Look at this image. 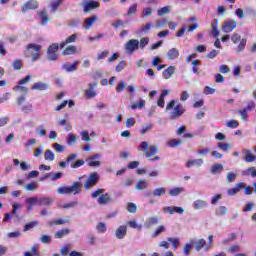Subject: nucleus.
<instances>
[{"mask_svg":"<svg viewBox=\"0 0 256 256\" xmlns=\"http://www.w3.org/2000/svg\"><path fill=\"white\" fill-rule=\"evenodd\" d=\"M171 109H172V111H171ZM166 111H171L169 113V119L171 121H175V120L179 119V117H181L183 115V113H185V108L181 104H177L175 106V100H171L166 105Z\"/></svg>","mask_w":256,"mask_h":256,"instance_id":"nucleus-1","label":"nucleus"},{"mask_svg":"<svg viewBox=\"0 0 256 256\" xmlns=\"http://www.w3.org/2000/svg\"><path fill=\"white\" fill-rule=\"evenodd\" d=\"M83 189V183L73 182L71 186H62L56 190L59 195H79Z\"/></svg>","mask_w":256,"mask_h":256,"instance_id":"nucleus-2","label":"nucleus"},{"mask_svg":"<svg viewBox=\"0 0 256 256\" xmlns=\"http://www.w3.org/2000/svg\"><path fill=\"white\" fill-rule=\"evenodd\" d=\"M138 151H141L146 155V157L151 158L153 155H156L158 148L156 145H150L149 142L143 141L140 143L138 147Z\"/></svg>","mask_w":256,"mask_h":256,"instance_id":"nucleus-3","label":"nucleus"},{"mask_svg":"<svg viewBox=\"0 0 256 256\" xmlns=\"http://www.w3.org/2000/svg\"><path fill=\"white\" fill-rule=\"evenodd\" d=\"M28 55L32 57V61H37L39 59L41 45L39 44H29L27 46Z\"/></svg>","mask_w":256,"mask_h":256,"instance_id":"nucleus-4","label":"nucleus"},{"mask_svg":"<svg viewBox=\"0 0 256 256\" xmlns=\"http://www.w3.org/2000/svg\"><path fill=\"white\" fill-rule=\"evenodd\" d=\"M97 181H99V173L93 172L89 175L86 183L84 184V189L89 191V189H93L97 185Z\"/></svg>","mask_w":256,"mask_h":256,"instance_id":"nucleus-5","label":"nucleus"},{"mask_svg":"<svg viewBox=\"0 0 256 256\" xmlns=\"http://www.w3.org/2000/svg\"><path fill=\"white\" fill-rule=\"evenodd\" d=\"M57 51H59V45L57 43L49 46L47 50V57L49 61H57Z\"/></svg>","mask_w":256,"mask_h":256,"instance_id":"nucleus-6","label":"nucleus"},{"mask_svg":"<svg viewBox=\"0 0 256 256\" xmlns=\"http://www.w3.org/2000/svg\"><path fill=\"white\" fill-rule=\"evenodd\" d=\"M237 29V21L234 19L225 21L222 25L223 33H231V31H235Z\"/></svg>","mask_w":256,"mask_h":256,"instance_id":"nucleus-7","label":"nucleus"},{"mask_svg":"<svg viewBox=\"0 0 256 256\" xmlns=\"http://www.w3.org/2000/svg\"><path fill=\"white\" fill-rule=\"evenodd\" d=\"M162 211L165 214L169 213V215H174V213H177L178 215H183V213H185V209L179 206H166L162 209Z\"/></svg>","mask_w":256,"mask_h":256,"instance_id":"nucleus-8","label":"nucleus"},{"mask_svg":"<svg viewBox=\"0 0 256 256\" xmlns=\"http://www.w3.org/2000/svg\"><path fill=\"white\" fill-rule=\"evenodd\" d=\"M126 52L130 55L139 49V40L131 39L125 44Z\"/></svg>","mask_w":256,"mask_h":256,"instance_id":"nucleus-9","label":"nucleus"},{"mask_svg":"<svg viewBox=\"0 0 256 256\" xmlns=\"http://www.w3.org/2000/svg\"><path fill=\"white\" fill-rule=\"evenodd\" d=\"M99 2L90 0L83 2V9L84 13H89L90 11H93V9H99Z\"/></svg>","mask_w":256,"mask_h":256,"instance_id":"nucleus-10","label":"nucleus"},{"mask_svg":"<svg viewBox=\"0 0 256 256\" xmlns=\"http://www.w3.org/2000/svg\"><path fill=\"white\" fill-rule=\"evenodd\" d=\"M209 207V202L207 200L198 199L193 202V209L195 211H203Z\"/></svg>","mask_w":256,"mask_h":256,"instance_id":"nucleus-11","label":"nucleus"},{"mask_svg":"<svg viewBox=\"0 0 256 256\" xmlns=\"http://www.w3.org/2000/svg\"><path fill=\"white\" fill-rule=\"evenodd\" d=\"M97 19H99V17L95 16V15L91 16L89 18H86L82 25L83 29H86V31H89V29H91L93 27V25H95V23H97Z\"/></svg>","mask_w":256,"mask_h":256,"instance_id":"nucleus-12","label":"nucleus"},{"mask_svg":"<svg viewBox=\"0 0 256 256\" xmlns=\"http://www.w3.org/2000/svg\"><path fill=\"white\" fill-rule=\"evenodd\" d=\"M166 190L163 187H158L153 190V192H149L145 194V197H163L165 195Z\"/></svg>","mask_w":256,"mask_h":256,"instance_id":"nucleus-13","label":"nucleus"},{"mask_svg":"<svg viewBox=\"0 0 256 256\" xmlns=\"http://www.w3.org/2000/svg\"><path fill=\"white\" fill-rule=\"evenodd\" d=\"M77 65H79V62L77 61H74L72 64L66 62L62 65V69L67 73H73V71H77Z\"/></svg>","mask_w":256,"mask_h":256,"instance_id":"nucleus-14","label":"nucleus"},{"mask_svg":"<svg viewBox=\"0 0 256 256\" xmlns=\"http://www.w3.org/2000/svg\"><path fill=\"white\" fill-rule=\"evenodd\" d=\"M242 153L244 155V161L246 163H253L256 160V156L253 155L252 151L249 149H243Z\"/></svg>","mask_w":256,"mask_h":256,"instance_id":"nucleus-15","label":"nucleus"},{"mask_svg":"<svg viewBox=\"0 0 256 256\" xmlns=\"http://www.w3.org/2000/svg\"><path fill=\"white\" fill-rule=\"evenodd\" d=\"M98 83L93 82L88 85L89 89L86 90V97L88 99H93V97L97 96V92H95L94 87H97Z\"/></svg>","mask_w":256,"mask_h":256,"instance_id":"nucleus-16","label":"nucleus"},{"mask_svg":"<svg viewBox=\"0 0 256 256\" xmlns=\"http://www.w3.org/2000/svg\"><path fill=\"white\" fill-rule=\"evenodd\" d=\"M178 58H179V49L171 48L170 50H168L166 54V59H168V61H175V59H178Z\"/></svg>","mask_w":256,"mask_h":256,"instance_id":"nucleus-17","label":"nucleus"},{"mask_svg":"<svg viewBox=\"0 0 256 256\" xmlns=\"http://www.w3.org/2000/svg\"><path fill=\"white\" fill-rule=\"evenodd\" d=\"M37 7H39V4L37 3V1L30 0L23 5L22 11L25 12V11L35 10L37 9Z\"/></svg>","mask_w":256,"mask_h":256,"instance_id":"nucleus-18","label":"nucleus"},{"mask_svg":"<svg viewBox=\"0 0 256 256\" xmlns=\"http://www.w3.org/2000/svg\"><path fill=\"white\" fill-rule=\"evenodd\" d=\"M127 235V226L122 225L116 229L115 236L117 239H125Z\"/></svg>","mask_w":256,"mask_h":256,"instance_id":"nucleus-19","label":"nucleus"},{"mask_svg":"<svg viewBox=\"0 0 256 256\" xmlns=\"http://www.w3.org/2000/svg\"><path fill=\"white\" fill-rule=\"evenodd\" d=\"M203 159L199 158V159H194V160H188L186 163V167L188 169H191V167H202L203 166Z\"/></svg>","mask_w":256,"mask_h":256,"instance_id":"nucleus-20","label":"nucleus"},{"mask_svg":"<svg viewBox=\"0 0 256 256\" xmlns=\"http://www.w3.org/2000/svg\"><path fill=\"white\" fill-rule=\"evenodd\" d=\"M113 200L111 199V196L107 193H103L99 198H98V203L99 205H109Z\"/></svg>","mask_w":256,"mask_h":256,"instance_id":"nucleus-21","label":"nucleus"},{"mask_svg":"<svg viewBox=\"0 0 256 256\" xmlns=\"http://www.w3.org/2000/svg\"><path fill=\"white\" fill-rule=\"evenodd\" d=\"M49 89V85L43 82H36L32 85V91H47Z\"/></svg>","mask_w":256,"mask_h":256,"instance_id":"nucleus-22","label":"nucleus"},{"mask_svg":"<svg viewBox=\"0 0 256 256\" xmlns=\"http://www.w3.org/2000/svg\"><path fill=\"white\" fill-rule=\"evenodd\" d=\"M175 75V66H170L162 73L164 79H171Z\"/></svg>","mask_w":256,"mask_h":256,"instance_id":"nucleus-23","label":"nucleus"},{"mask_svg":"<svg viewBox=\"0 0 256 256\" xmlns=\"http://www.w3.org/2000/svg\"><path fill=\"white\" fill-rule=\"evenodd\" d=\"M78 37H79V36H78L77 34H72V35H70L69 37H67V38L65 39V41H63V42L60 43L61 49H63V47H65V45H69L70 43H75V41H77V38H78Z\"/></svg>","mask_w":256,"mask_h":256,"instance_id":"nucleus-24","label":"nucleus"},{"mask_svg":"<svg viewBox=\"0 0 256 256\" xmlns=\"http://www.w3.org/2000/svg\"><path fill=\"white\" fill-rule=\"evenodd\" d=\"M157 223H159V216H153L145 221L144 226L147 227V229H149L153 227V225H157Z\"/></svg>","mask_w":256,"mask_h":256,"instance_id":"nucleus-25","label":"nucleus"},{"mask_svg":"<svg viewBox=\"0 0 256 256\" xmlns=\"http://www.w3.org/2000/svg\"><path fill=\"white\" fill-rule=\"evenodd\" d=\"M181 193H185V188H183V187H175V188H173V189L168 191V194L171 197H177V196L181 195Z\"/></svg>","mask_w":256,"mask_h":256,"instance_id":"nucleus-26","label":"nucleus"},{"mask_svg":"<svg viewBox=\"0 0 256 256\" xmlns=\"http://www.w3.org/2000/svg\"><path fill=\"white\" fill-rule=\"evenodd\" d=\"M71 233V230L69 228H63L62 230H58L55 233V238L56 239H63V237L69 235Z\"/></svg>","mask_w":256,"mask_h":256,"instance_id":"nucleus-27","label":"nucleus"},{"mask_svg":"<svg viewBox=\"0 0 256 256\" xmlns=\"http://www.w3.org/2000/svg\"><path fill=\"white\" fill-rule=\"evenodd\" d=\"M77 53V46L70 45L62 51V55H75Z\"/></svg>","mask_w":256,"mask_h":256,"instance_id":"nucleus-28","label":"nucleus"},{"mask_svg":"<svg viewBox=\"0 0 256 256\" xmlns=\"http://www.w3.org/2000/svg\"><path fill=\"white\" fill-rule=\"evenodd\" d=\"M211 27V34L213 35V37H219V29H217V27H219V21L215 20L214 22H212Z\"/></svg>","mask_w":256,"mask_h":256,"instance_id":"nucleus-29","label":"nucleus"},{"mask_svg":"<svg viewBox=\"0 0 256 256\" xmlns=\"http://www.w3.org/2000/svg\"><path fill=\"white\" fill-rule=\"evenodd\" d=\"M171 9H173L172 6H164L158 10V16L163 17V15H167L171 13Z\"/></svg>","mask_w":256,"mask_h":256,"instance_id":"nucleus-30","label":"nucleus"},{"mask_svg":"<svg viewBox=\"0 0 256 256\" xmlns=\"http://www.w3.org/2000/svg\"><path fill=\"white\" fill-rule=\"evenodd\" d=\"M40 205L44 207H49L53 203V198L52 197H44L39 200Z\"/></svg>","mask_w":256,"mask_h":256,"instance_id":"nucleus-31","label":"nucleus"},{"mask_svg":"<svg viewBox=\"0 0 256 256\" xmlns=\"http://www.w3.org/2000/svg\"><path fill=\"white\" fill-rule=\"evenodd\" d=\"M44 159H45V161H55V153H53V151L47 149L44 152Z\"/></svg>","mask_w":256,"mask_h":256,"instance_id":"nucleus-32","label":"nucleus"},{"mask_svg":"<svg viewBox=\"0 0 256 256\" xmlns=\"http://www.w3.org/2000/svg\"><path fill=\"white\" fill-rule=\"evenodd\" d=\"M242 175H243L244 177H247V175H250V176H252L253 178H255V177H256V169H255V167H250V168H248V169L242 171Z\"/></svg>","mask_w":256,"mask_h":256,"instance_id":"nucleus-33","label":"nucleus"},{"mask_svg":"<svg viewBox=\"0 0 256 256\" xmlns=\"http://www.w3.org/2000/svg\"><path fill=\"white\" fill-rule=\"evenodd\" d=\"M147 187H148L147 181L138 180V182L136 184V190L137 191H143V190L147 189Z\"/></svg>","mask_w":256,"mask_h":256,"instance_id":"nucleus-34","label":"nucleus"},{"mask_svg":"<svg viewBox=\"0 0 256 256\" xmlns=\"http://www.w3.org/2000/svg\"><path fill=\"white\" fill-rule=\"evenodd\" d=\"M205 247V239H199L194 242V249L199 251Z\"/></svg>","mask_w":256,"mask_h":256,"instance_id":"nucleus-35","label":"nucleus"},{"mask_svg":"<svg viewBox=\"0 0 256 256\" xmlns=\"http://www.w3.org/2000/svg\"><path fill=\"white\" fill-rule=\"evenodd\" d=\"M223 171V164H214L211 167V173L217 175V173H221Z\"/></svg>","mask_w":256,"mask_h":256,"instance_id":"nucleus-36","label":"nucleus"},{"mask_svg":"<svg viewBox=\"0 0 256 256\" xmlns=\"http://www.w3.org/2000/svg\"><path fill=\"white\" fill-rule=\"evenodd\" d=\"M67 141H68V145H70V147H73V145L77 143V136L73 133H70L67 136Z\"/></svg>","mask_w":256,"mask_h":256,"instance_id":"nucleus-37","label":"nucleus"},{"mask_svg":"<svg viewBox=\"0 0 256 256\" xmlns=\"http://www.w3.org/2000/svg\"><path fill=\"white\" fill-rule=\"evenodd\" d=\"M236 179H237V173L228 172L226 174V182H228V183H235Z\"/></svg>","mask_w":256,"mask_h":256,"instance_id":"nucleus-38","label":"nucleus"},{"mask_svg":"<svg viewBox=\"0 0 256 256\" xmlns=\"http://www.w3.org/2000/svg\"><path fill=\"white\" fill-rule=\"evenodd\" d=\"M228 211L229 208H227L226 206H220L216 210V215H218V217H221L222 215H227Z\"/></svg>","mask_w":256,"mask_h":256,"instance_id":"nucleus-39","label":"nucleus"},{"mask_svg":"<svg viewBox=\"0 0 256 256\" xmlns=\"http://www.w3.org/2000/svg\"><path fill=\"white\" fill-rule=\"evenodd\" d=\"M151 27H153V22H149V23H147L145 26L141 27V28L138 30V33L147 34V33H149Z\"/></svg>","mask_w":256,"mask_h":256,"instance_id":"nucleus-40","label":"nucleus"},{"mask_svg":"<svg viewBox=\"0 0 256 256\" xmlns=\"http://www.w3.org/2000/svg\"><path fill=\"white\" fill-rule=\"evenodd\" d=\"M97 233H106L107 232V225L103 222H99L96 226Z\"/></svg>","mask_w":256,"mask_h":256,"instance_id":"nucleus-41","label":"nucleus"},{"mask_svg":"<svg viewBox=\"0 0 256 256\" xmlns=\"http://www.w3.org/2000/svg\"><path fill=\"white\" fill-rule=\"evenodd\" d=\"M131 109L135 111V109H143L145 107V100H140L139 102L131 104Z\"/></svg>","mask_w":256,"mask_h":256,"instance_id":"nucleus-42","label":"nucleus"},{"mask_svg":"<svg viewBox=\"0 0 256 256\" xmlns=\"http://www.w3.org/2000/svg\"><path fill=\"white\" fill-rule=\"evenodd\" d=\"M181 143H183V140L172 139L167 142V146L175 148V147H179V145H181Z\"/></svg>","mask_w":256,"mask_h":256,"instance_id":"nucleus-43","label":"nucleus"},{"mask_svg":"<svg viewBox=\"0 0 256 256\" xmlns=\"http://www.w3.org/2000/svg\"><path fill=\"white\" fill-rule=\"evenodd\" d=\"M151 129H153V124L151 123L145 124L141 127L140 133L141 135H145V133H149Z\"/></svg>","mask_w":256,"mask_h":256,"instance_id":"nucleus-44","label":"nucleus"},{"mask_svg":"<svg viewBox=\"0 0 256 256\" xmlns=\"http://www.w3.org/2000/svg\"><path fill=\"white\" fill-rule=\"evenodd\" d=\"M12 67L15 69V71H19L23 67V62L19 59H16L12 62Z\"/></svg>","mask_w":256,"mask_h":256,"instance_id":"nucleus-45","label":"nucleus"},{"mask_svg":"<svg viewBox=\"0 0 256 256\" xmlns=\"http://www.w3.org/2000/svg\"><path fill=\"white\" fill-rule=\"evenodd\" d=\"M218 147L221 149V151H224L227 153L231 149V144L225 143V142H219Z\"/></svg>","mask_w":256,"mask_h":256,"instance_id":"nucleus-46","label":"nucleus"},{"mask_svg":"<svg viewBox=\"0 0 256 256\" xmlns=\"http://www.w3.org/2000/svg\"><path fill=\"white\" fill-rule=\"evenodd\" d=\"M126 209L129 213H137L138 207L137 204L129 202Z\"/></svg>","mask_w":256,"mask_h":256,"instance_id":"nucleus-47","label":"nucleus"},{"mask_svg":"<svg viewBox=\"0 0 256 256\" xmlns=\"http://www.w3.org/2000/svg\"><path fill=\"white\" fill-rule=\"evenodd\" d=\"M103 193H105V189L98 188L94 192H92L91 197L93 199H97V197H101Z\"/></svg>","mask_w":256,"mask_h":256,"instance_id":"nucleus-48","label":"nucleus"},{"mask_svg":"<svg viewBox=\"0 0 256 256\" xmlns=\"http://www.w3.org/2000/svg\"><path fill=\"white\" fill-rule=\"evenodd\" d=\"M153 15V9L150 7L144 8L142 11V19H145L147 17H151Z\"/></svg>","mask_w":256,"mask_h":256,"instance_id":"nucleus-49","label":"nucleus"},{"mask_svg":"<svg viewBox=\"0 0 256 256\" xmlns=\"http://www.w3.org/2000/svg\"><path fill=\"white\" fill-rule=\"evenodd\" d=\"M66 223H69V221L64 220V219H57V220H51L49 222V225L53 226V225H65Z\"/></svg>","mask_w":256,"mask_h":256,"instance_id":"nucleus-50","label":"nucleus"},{"mask_svg":"<svg viewBox=\"0 0 256 256\" xmlns=\"http://www.w3.org/2000/svg\"><path fill=\"white\" fill-rule=\"evenodd\" d=\"M54 151H56V153H63L65 151V146L59 144V143H54L52 145Z\"/></svg>","mask_w":256,"mask_h":256,"instance_id":"nucleus-51","label":"nucleus"},{"mask_svg":"<svg viewBox=\"0 0 256 256\" xmlns=\"http://www.w3.org/2000/svg\"><path fill=\"white\" fill-rule=\"evenodd\" d=\"M167 241L172 244L174 251L177 250V247H179V238H167Z\"/></svg>","mask_w":256,"mask_h":256,"instance_id":"nucleus-52","label":"nucleus"},{"mask_svg":"<svg viewBox=\"0 0 256 256\" xmlns=\"http://www.w3.org/2000/svg\"><path fill=\"white\" fill-rule=\"evenodd\" d=\"M125 67H127V62L121 61L116 65L115 71H117V73H121V71L124 70Z\"/></svg>","mask_w":256,"mask_h":256,"instance_id":"nucleus-53","label":"nucleus"},{"mask_svg":"<svg viewBox=\"0 0 256 256\" xmlns=\"http://www.w3.org/2000/svg\"><path fill=\"white\" fill-rule=\"evenodd\" d=\"M161 233H165V226L160 225L155 232L153 233L152 237H159V235H161Z\"/></svg>","mask_w":256,"mask_h":256,"instance_id":"nucleus-54","label":"nucleus"},{"mask_svg":"<svg viewBox=\"0 0 256 256\" xmlns=\"http://www.w3.org/2000/svg\"><path fill=\"white\" fill-rule=\"evenodd\" d=\"M88 167H101V162L98 160H86Z\"/></svg>","mask_w":256,"mask_h":256,"instance_id":"nucleus-55","label":"nucleus"},{"mask_svg":"<svg viewBox=\"0 0 256 256\" xmlns=\"http://www.w3.org/2000/svg\"><path fill=\"white\" fill-rule=\"evenodd\" d=\"M63 3V0H54L52 3H51V9L52 11H57V9H59V5H61Z\"/></svg>","mask_w":256,"mask_h":256,"instance_id":"nucleus-56","label":"nucleus"},{"mask_svg":"<svg viewBox=\"0 0 256 256\" xmlns=\"http://www.w3.org/2000/svg\"><path fill=\"white\" fill-rule=\"evenodd\" d=\"M253 207H255V203L249 202L242 209L243 213H249V211H253Z\"/></svg>","mask_w":256,"mask_h":256,"instance_id":"nucleus-57","label":"nucleus"},{"mask_svg":"<svg viewBox=\"0 0 256 256\" xmlns=\"http://www.w3.org/2000/svg\"><path fill=\"white\" fill-rule=\"evenodd\" d=\"M25 189L26 191H37V182L26 184Z\"/></svg>","mask_w":256,"mask_h":256,"instance_id":"nucleus-58","label":"nucleus"},{"mask_svg":"<svg viewBox=\"0 0 256 256\" xmlns=\"http://www.w3.org/2000/svg\"><path fill=\"white\" fill-rule=\"evenodd\" d=\"M147 45H149V37L141 38L140 43H139L140 49H145V47H147Z\"/></svg>","mask_w":256,"mask_h":256,"instance_id":"nucleus-59","label":"nucleus"},{"mask_svg":"<svg viewBox=\"0 0 256 256\" xmlns=\"http://www.w3.org/2000/svg\"><path fill=\"white\" fill-rule=\"evenodd\" d=\"M209 153H211V150H209V148H202V149H199L197 151V154L200 156V157H205L207 155H209Z\"/></svg>","mask_w":256,"mask_h":256,"instance_id":"nucleus-60","label":"nucleus"},{"mask_svg":"<svg viewBox=\"0 0 256 256\" xmlns=\"http://www.w3.org/2000/svg\"><path fill=\"white\" fill-rule=\"evenodd\" d=\"M41 243H44L45 245H49L51 243V235L44 234L40 238Z\"/></svg>","mask_w":256,"mask_h":256,"instance_id":"nucleus-61","label":"nucleus"},{"mask_svg":"<svg viewBox=\"0 0 256 256\" xmlns=\"http://www.w3.org/2000/svg\"><path fill=\"white\" fill-rule=\"evenodd\" d=\"M26 203H28V205H31V206L37 205V203H39V198L29 197L26 199Z\"/></svg>","mask_w":256,"mask_h":256,"instance_id":"nucleus-62","label":"nucleus"},{"mask_svg":"<svg viewBox=\"0 0 256 256\" xmlns=\"http://www.w3.org/2000/svg\"><path fill=\"white\" fill-rule=\"evenodd\" d=\"M137 13V4H132L128 9V16L131 17V15H135Z\"/></svg>","mask_w":256,"mask_h":256,"instance_id":"nucleus-63","label":"nucleus"},{"mask_svg":"<svg viewBox=\"0 0 256 256\" xmlns=\"http://www.w3.org/2000/svg\"><path fill=\"white\" fill-rule=\"evenodd\" d=\"M96 237L93 234L87 235V243L88 245H95Z\"/></svg>","mask_w":256,"mask_h":256,"instance_id":"nucleus-64","label":"nucleus"}]
</instances>
